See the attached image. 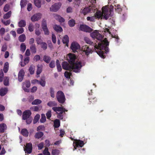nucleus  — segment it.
<instances>
[{
	"label": "nucleus",
	"mask_w": 155,
	"mask_h": 155,
	"mask_svg": "<svg viewBox=\"0 0 155 155\" xmlns=\"http://www.w3.org/2000/svg\"><path fill=\"white\" fill-rule=\"evenodd\" d=\"M90 36L93 38L96 39L100 41L98 42L97 45V44L92 42L90 39L87 37L84 38V41L87 44L94 46L95 50L96 49L100 50L97 52V54L101 58H104L106 56L104 54V51L102 50H104L106 53L109 51L108 46L109 45V42L106 38L102 40L103 38L102 35L100 34L97 30H95L91 33Z\"/></svg>",
	"instance_id": "1"
},
{
	"label": "nucleus",
	"mask_w": 155,
	"mask_h": 155,
	"mask_svg": "<svg viewBox=\"0 0 155 155\" xmlns=\"http://www.w3.org/2000/svg\"><path fill=\"white\" fill-rule=\"evenodd\" d=\"M108 12V8L107 6H105L102 8V13L100 11H97L95 13L94 16L95 19H99L102 17V18L107 20L109 17Z\"/></svg>",
	"instance_id": "2"
},
{
	"label": "nucleus",
	"mask_w": 155,
	"mask_h": 155,
	"mask_svg": "<svg viewBox=\"0 0 155 155\" xmlns=\"http://www.w3.org/2000/svg\"><path fill=\"white\" fill-rule=\"evenodd\" d=\"M56 98L58 101L62 104L65 102L66 99L64 93L61 91H58L57 92Z\"/></svg>",
	"instance_id": "3"
},
{
	"label": "nucleus",
	"mask_w": 155,
	"mask_h": 155,
	"mask_svg": "<svg viewBox=\"0 0 155 155\" xmlns=\"http://www.w3.org/2000/svg\"><path fill=\"white\" fill-rule=\"evenodd\" d=\"M71 70H73V72L75 73H79L80 71V69L82 67L81 63V62L79 61L77 63H73L71 64Z\"/></svg>",
	"instance_id": "4"
},
{
	"label": "nucleus",
	"mask_w": 155,
	"mask_h": 155,
	"mask_svg": "<svg viewBox=\"0 0 155 155\" xmlns=\"http://www.w3.org/2000/svg\"><path fill=\"white\" fill-rule=\"evenodd\" d=\"M92 90H91L90 91H88L89 97L88 100L90 102V104H94L97 101V99L96 97L92 95Z\"/></svg>",
	"instance_id": "5"
},
{
	"label": "nucleus",
	"mask_w": 155,
	"mask_h": 155,
	"mask_svg": "<svg viewBox=\"0 0 155 155\" xmlns=\"http://www.w3.org/2000/svg\"><path fill=\"white\" fill-rule=\"evenodd\" d=\"M79 30L86 32H90L92 31V29L90 27L86 25L82 24L80 25Z\"/></svg>",
	"instance_id": "6"
},
{
	"label": "nucleus",
	"mask_w": 155,
	"mask_h": 155,
	"mask_svg": "<svg viewBox=\"0 0 155 155\" xmlns=\"http://www.w3.org/2000/svg\"><path fill=\"white\" fill-rule=\"evenodd\" d=\"M82 50L85 53V54L87 55H88L92 52L91 48L87 45H85L82 46Z\"/></svg>",
	"instance_id": "7"
},
{
	"label": "nucleus",
	"mask_w": 155,
	"mask_h": 155,
	"mask_svg": "<svg viewBox=\"0 0 155 155\" xmlns=\"http://www.w3.org/2000/svg\"><path fill=\"white\" fill-rule=\"evenodd\" d=\"M73 143L74 149H76L77 148L82 147L84 144V141L81 140H76Z\"/></svg>",
	"instance_id": "8"
},
{
	"label": "nucleus",
	"mask_w": 155,
	"mask_h": 155,
	"mask_svg": "<svg viewBox=\"0 0 155 155\" xmlns=\"http://www.w3.org/2000/svg\"><path fill=\"white\" fill-rule=\"evenodd\" d=\"M31 114V113L29 110H27L24 111L23 113L22 119L25 120L29 118Z\"/></svg>",
	"instance_id": "9"
},
{
	"label": "nucleus",
	"mask_w": 155,
	"mask_h": 155,
	"mask_svg": "<svg viewBox=\"0 0 155 155\" xmlns=\"http://www.w3.org/2000/svg\"><path fill=\"white\" fill-rule=\"evenodd\" d=\"M71 48L73 52L75 53L77 52V51L80 48V46L77 43L73 42L71 45Z\"/></svg>",
	"instance_id": "10"
},
{
	"label": "nucleus",
	"mask_w": 155,
	"mask_h": 155,
	"mask_svg": "<svg viewBox=\"0 0 155 155\" xmlns=\"http://www.w3.org/2000/svg\"><path fill=\"white\" fill-rule=\"evenodd\" d=\"M32 144L31 143H27L26 144L25 148L24 149V150L25 153H30L32 152Z\"/></svg>",
	"instance_id": "11"
},
{
	"label": "nucleus",
	"mask_w": 155,
	"mask_h": 155,
	"mask_svg": "<svg viewBox=\"0 0 155 155\" xmlns=\"http://www.w3.org/2000/svg\"><path fill=\"white\" fill-rule=\"evenodd\" d=\"M69 59H68V62L70 64L74 63L75 60L76 59V57L74 54L69 53L68 54Z\"/></svg>",
	"instance_id": "12"
},
{
	"label": "nucleus",
	"mask_w": 155,
	"mask_h": 155,
	"mask_svg": "<svg viewBox=\"0 0 155 155\" xmlns=\"http://www.w3.org/2000/svg\"><path fill=\"white\" fill-rule=\"evenodd\" d=\"M61 4L60 3H56L51 6L50 10L51 11L56 12L60 8Z\"/></svg>",
	"instance_id": "13"
},
{
	"label": "nucleus",
	"mask_w": 155,
	"mask_h": 155,
	"mask_svg": "<svg viewBox=\"0 0 155 155\" xmlns=\"http://www.w3.org/2000/svg\"><path fill=\"white\" fill-rule=\"evenodd\" d=\"M41 16V14L38 13L34 14L31 18V20L33 21H37L39 20Z\"/></svg>",
	"instance_id": "14"
},
{
	"label": "nucleus",
	"mask_w": 155,
	"mask_h": 155,
	"mask_svg": "<svg viewBox=\"0 0 155 155\" xmlns=\"http://www.w3.org/2000/svg\"><path fill=\"white\" fill-rule=\"evenodd\" d=\"M62 67L63 69L68 71H71V65H70L69 63L67 62H63L62 64Z\"/></svg>",
	"instance_id": "15"
},
{
	"label": "nucleus",
	"mask_w": 155,
	"mask_h": 155,
	"mask_svg": "<svg viewBox=\"0 0 155 155\" xmlns=\"http://www.w3.org/2000/svg\"><path fill=\"white\" fill-rule=\"evenodd\" d=\"M25 74V72L23 69L19 71L18 76V79L19 81L21 82L23 80Z\"/></svg>",
	"instance_id": "16"
},
{
	"label": "nucleus",
	"mask_w": 155,
	"mask_h": 155,
	"mask_svg": "<svg viewBox=\"0 0 155 155\" xmlns=\"http://www.w3.org/2000/svg\"><path fill=\"white\" fill-rule=\"evenodd\" d=\"M92 7L91 6L86 7L84 8L81 11V13H83L84 15L90 12L91 11Z\"/></svg>",
	"instance_id": "17"
},
{
	"label": "nucleus",
	"mask_w": 155,
	"mask_h": 155,
	"mask_svg": "<svg viewBox=\"0 0 155 155\" xmlns=\"http://www.w3.org/2000/svg\"><path fill=\"white\" fill-rule=\"evenodd\" d=\"M53 28L57 32H60L63 31L62 28L59 25H55L53 26Z\"/></svg>",
	"instance_id": "18"
},
{
	"label": "nucleus",
	"mask_w": 155,
	"mask_h": 155,
	"mask_svg": "<svg viewBox=\"0 0 155 155\" xmlns=\"http://www.w3.org/2000/svg\"><path fill=\"white\" fill-rule=\"evenodd\" d=\"M7 129V126L4 123L0 124V133H3Z\"/></svg>",
	"instance_id": "19"
},
{
	"label": "nucleus",
	"mask_w": 155,
	"mask_h": 155,
	"mask_svg": "<svg viewBox=\"0 0 155 155\" xmlns=\"http://www.w3.org/2000/svg\"><path fill=\"white\" fill-rule=\"evenodd\" d=\"M8 89L7 88H2L0 90V95L3 96L7 93Z\"/></svg>",
	"instance_id": "20"
},
{
	"label": "nucleus",
	"mask_w": 155,
	"mask_h": 155,
	"mask_svg": "<svg viewBox=\"0 0 155 155\" xmlns=\"http://www.w3.org/2000/svg\"><path fill=\"white\" fill-rule=\"evenodd\" d=\"M41 106H34L31 107L30 109L34 111H38L41 110Z\"/></svg>",
	"instance_id": "21"
},
{
	"label": "nucleus",
	"mask_w": 155,
	"mask_h": 155,
	"mask_svg": "<svg viewBox=\"0 0 155 155\" xmlns=\"http://www.w3.org/2000/svg\"><path fill=\"white\" fill-rule=\"evenodd\" d=\"M21 133L23 136L25 137H27L29 133L27 130L25 128L22 129L21 130Z\"/></svg>",
	"instance_id": "22"
},
{
	"label": "nucleus",
	"mask_w": 155,
	"mask_h": 155,
	"mask_svg": "<svg viewBox=\"0 0 155 155\" xmlns=\"http://www.w3.org/2000/svg\"><path fill=\"white\" fill-rule=\"evenodd\" d=\"M51 59V58L48 56L45 55L43 57V60L46 63H49Z\"/></svg>",
	"instance_id": "23"
},
{
	"label": "nucleus",
	"mask_w": 155,
	"mask_h": 155,
	"mask_svg": "<svg viewBox=\"0 0 155 155\" xmlns=\"http://www.w3.org/2000/svg\"><path fill=\"white\" fill-rule=\"evenodd\" d=\"M69 41V38L68 36L67 35H64L62 39L63 43L66 44V45L68 46Z\"/></svg>",
	"instance_id": "24"
},
{
	"label": "nucleus",
	"mask_w": 155,
	"mask_h": 155,
	"mask_svg": "<svg viewBox=\"0 0 155 155\" xmlns=\"http://www.w3.org/2000/svg\"><path fill=\"white\" fill-rule=\"evenodd\" d=\"M26 37L24 34H22L20 35L18 37V39L20 42H24L26 40Z\"/></svg>",
	"instance_id": "25"
},
{
	"label": "nucleus",
	"mask_w": 155,
	"mask_h": 155,
	"mask_svg": "<svg viewBox=\"0 0 155 155\" xmlns=\"http://www.w3.org/2000/svg\"><path fill=\"white\" fill-rule=\"evenodd\" d=\"M44 135L43 132L41 131H39L37 132L35 135V137L36 139H39L41 137Z\"/></svg>",
	"instance_id": "26"
},
{
	"label": "nucleus",
	"mask_w": 155,
	"mask_h": 155,
	"mask_svg": "<svg viewBox=\"0 0 155 155\" xmlns=\"http://www.w3.org/2000/svg\"><path fill=\"white\" fill-rule=\"evenodd\" d=\"M26 25V21L24 20H20L18 23V26L20 27H25Z\"/></svg>",
	"instance_id": "27"
},
{
	"label": "nucleus",
	"mask_w": 155,
	"mask_h": 155,
	"mask_svg": "<svg viewBox=\"0 0 155 155\" xmlns=\"http://www.w3.org/2000/svg\"><path fill=\"white\" fill-rule=\"evenodd\" d=\"M30 49L32 53L35 54L36 52L37 48L35 44L31 45Z\"/></svg>",
	"instance_id": "28"
},
{
	"label": "nucleus",
	"mask_w": 155,
	"mask_h": 155,
	"mask_svg": "<svg viewBox=\"0 0 155 155\" xmlns=\"http://www.w3.org/2000/svg\"><path fill=\"white\" fill-rule=\"evenodd\" d=\"M35 5L38 8H40L41 6V3L40 0H34Z\"/></svg>",
	"instance_id": "29"
},
{
	"label": "nucleus",
	"mask_w": 155,
	"mask_h": 155,
	"mask_svg": "<svg viewBox=\"0 0 155 155\" xmlns=\"http://www.w3.org/2000/svg\"><path fill=\"white\" fill-rule=\"evenodd\" d=\"M47 105L49 107H51L56 106L57 105V103L55 101H50L47 103Z\"/></svg>",
	"instance_id": "30"
},
{
	"label": "nucleus",
	"mask_w": 155,
	"mask_h": 155,
	"mask_svg": "<svg viewBox=\"0 0 155 155\" xmlns=\"http://www.w3.org/2000/svg\"><path fill=\"white\" fill-rule=\"evenodd\" d=\"M60 126V122L58 119L55 120L54 122V127L55 128H58Z\"/></svg>",
	"instance_id": "31"
},
{
	"label": "nucleus",
	"mask_w": 155,
	"mask_h": 155,
	"mask_svg": "<svg viewBox=\"0 0 155 155\" xmlns=\"http://www.w3.org/2000/svg\"><path fill=\"white\" fill-rule=\"evenodd\" d=\"M9 64L8 62H6L5 63L3 68V71L4 72L6 73L7 72L8 70Z\"/></svg>",
	"instance_id": "32"
},
{
	"label": "nucleus",
	"mask_w": 155,
	"mask_h": 155,
	"mask_svg": "<svg viewBox=\"0 0 155 155\" xmlns=\"http://www.w3.org/2000/svg\"><path fill=\"white\" fill-rule=\"evenodd\" d=\"M68 24L71 27H74L75 24V20L73 19L69 20L68 21Z\"/></svg>",
	"instance_id": "33"
},
{
	"label": "nucleus",
	"mask_w": 155,
	"mask_h": 155,
	"mask_svg": "<svg viewBox=\"0 0 155 155\" xmlns=\"http://www.w3.org/2000/svg\"><path fill=\"white\" fill-rule=\"evenodd\" d=\"M40 117V115L39 114H37L34 118L33 121V123L34 124L36 123L39 120Z\"/></svg>",
	"instance_id": "34"
},
{
	"label": "nucleus",
	"mask_w": 155,
	"mask_h": 155,
	"mask_svg": "<svg viewBox=\"0 0 155 155\" xmlns=\"http://www.w3.org/2000/svg\"><path fill=\"white\" fill-rule=\"evenodd\" d=\"M42 102V101L40 99H36L33 101L31 104L32 105H38L41 104Z\"/></svg>",
	"instance_id": "35"
},
{
	"label": "nucleus",
	"mask_w": 155,
	"mask_h": 155,
	"mask_svg": "<svg viewBox=\"0 0 155 155\" xmlns=\"http://www.w3.org/2000/svg\"><path fill=\"white\" fill-rule=\"evenodd\" d=\"M12 12L11 11H9L7 13L5 14L3 16V18L4 19H8L11 16Z\"/></svg>",
	"instance_id": "36"
},
{
	"label": "nucleus",
	"mask_w": 155,
	"mask_h": 155,
	"mask_svg": "<svg viewBox=\"0 0 155 155\" xmlns=\"http://www.w3.org/2000/svg\"><path fill=\"white\" fill-rule=\"evenodd\" d=\"M35 68V66L33 65H31L29 69V71L31 74H34Z\"/></svg>",
	"instance_id": "37"
},
{
	"label": "nucleus",
	"mask_w": 155,
	"mask_h": 155,
	"mask_svg": "<svg viewBox=\"0 0 155 155\" xmlns=\"http://www.w3.org/2000/svg\"><path fill=\"white\" fill-rule=\"evenodd\" d=\"M52 109L55 112H57V111L59 112L63 109V107H53Z\"/></svg>",
	"instance_id": "38"
},
{
	"label": "nucleus",
	"mask_w": 155,
	"mask_h": 155,
	"mask_svg": "<svg viewBox=\"0 0 155 155\" xmlns=\"http://www.w3.org/2000/svg\"><path fill=\"white\" fill-rule=\"evenodd\" d=\"M26 49V46L24 43H22L20 45V50L23 53L24 52Z\"/></svg>",
	"instance_id": "39"
},
{
	"label": "nucleus",
	"mask_w": 155,
	"mask_h": 155,
	"mask_svg": "<svg viewBox=\"0 0 155 155\" xmlns=\"http://www.w3.org/2000/svg\"><path fill=\"white\" fill-rule=\"evenodd\" d=\"M46 82L44 78H41L40 81H39L38 84H40L43 87L45 86Z\"/></svg>",
	"instance_id": "40"
},
{
	"label": "nucleus",
	"mask_w": 155,
	"mask_h": 155,
	"mask_svg": "<svg viewBox=\"0 0 155 155\" xmlns=\"http://www.w3.org/2000/svg\"><path fill=\"white\" fill-rule=\"evenodd\" d=\"M27 2L26 0H21L20 2V5L21 8H23L26 5Z\"/></svg>",
	"instance_id": "41"
},
{
	"label": "nucleus",
	"mask_w": 155,
	"mask_h": 155,
	"mask_svg": "<svg viewBox=\"0 0 155 155\" xmlns=\"http://www.w3.org/2000/svg\"><path fill=\"white\" fill-rule=\"evenodd\" d=\"M46 120V118L45 115L44 114H41V118L40 120V121L41 123H44Z\"/></svg>",
	"instance_id": "42"
},
{
	"label": "nucleus",
	"mask_w": 155,
	"mask_h": 155,
	"mask_svg": "<svg viewBox=\"0 0 155 155\" xmlns=\"http://www.w3.org/2000/svg\"><path fill=\"white\" fill-rule=\"evenodd\" d=\"M37 67L38 68L36 72V74L37 75H39L42 71V67L40 66L39 65H37Z\"/></svg>",
	"instance_id": "43"
},
{
	"label": "nucleus",
	"mask_w": 155,
	"mask_h": 155,
	"mask_svg": "<svg viewBox=\"0 0 155 155\" xmlns=\"http://www.w3.org/2000/svg\"><path fill=\"white\" fill-rule=\"evenodd\" d=\"M60 151L58 149L52 150L51 152V155H59Z\"/></svg>",
	"instance_id": "44"
},
{
	"label": "nucleus",
	"mask_w": 155,
	"mask_h": 155,
	"mask_svg": "<svg viewBox=\"0 0 155 155\" xmlns=\"http://www.w3.org/2000/svg\"><path fill=\"white\" fill-rule=\"evenodd\" d=\"M41 48L44 50H46L47 48V45L45 42H43L40 45Z\"/></svg>",
	"instance_id": "45"
},
{
	"label": "nucleus",
	"mask_w": 155,
	"mask_h": 155,
	"mask_svg": "<svg viewBox=\"0 0 155 155\" xmlns=\"http://www.w3.org/2000/svg\"><path fill=\"white\" fill-rule=\"evenodd\" d=\"M95 19V17H94V16L91 17H87V20L91 22H94Z\"/></svg>",
	"instance_id": "46"
},
{
	"label": "nucleus",
	"mask_w": 155,
	"mask_h": 155,
	"mask_svg": "<svg viewBox=\"0 0 155 155\" xmlns=\"http://www.w3.org/2000/svg\"><path fill=\"white\" fill-rule=\"evenodd\" d=\"M55 61L53 60L51 61L49 64V66L50 68H53L55 67Z\"/></svg>",
	"instance_id": "47"
},
{
	"label": "nucleus",
	"mask_w": 155,
	"mask_h": 155,
	"mask_svg": "<svg viewBox=\"0 0 155 155\" xmlns=\"http://www.w3.org/2000/svg\"><path fill=\"white\" fill-rule=\"evenodd\" d=\"M9 78L7 77L5 78L4 80V84L5 86H8L9 84Z\"/></svg>",
	"instance_id": "48"
},
{
	"label": "nucleus",
	"mask_w": 155,
	"mask_h": 155,
	"mask_svg": "<svg viewBox=\"0 0 155 155\" xmlns=\"http://www.w3.org/2000/svg\"><path fill=\"white\" fill-rule=\"evenodd\" d=\"M43 153L44 155H51L50 153L48 151V148H45L43 151Z\"/></svg>",
	"instance_id": "49"
},
{
	"label": "nucleus",
	"mask_w": 155,
	"mask_h": 155,
	"mask_svg": "<svg viewBox=\"0 0 155 155\" xmlns=\"http://www.w3.org/2000/svg\"><path fill=\"white\" fill-rule=\"evenodd\" d=\"M50 90L51 97L52 98H54V89L52 87H51Z\"/></svg>",
	"instance_id": "50"
},
{
	"label": "nucleus",
	"mask_w": 155,
	"mask_h": 155,
	"mask_svg": "<svg viewBox=\"0 0 155 155\" xmlns=\"http://www.w3.org/2000/svg\"><path fill=\"white\" fill-rule=\"evenodd\" d=\"M41 27L42 28H46L47 27V25L46 21L45 19H43L42 21Z\"/></svg>",
	"instance_id": "51"
},
{
	"label": "nucleus",
	"mask_w": 155,
	"mask_h": 155,
	"mask_svg": "<svg viewBox=\"0 0 155 155\" xmlns=\"http://www.w3.org/2000/svg\"><path fill=\"white\" fill-rule=\"evenodd\" d=\"M24 31V28L22 27L18 28L17 30V33L19 34H22Z\"/></svg>",
	"instance_id": "52"
},
{
	"label": "nucleus",
	"mask_w": 155,
	"mask_h": 155,
	"mask_svg": "<svg viewBox=\"0 0 155 155\" xmlns=\"http://www.w3.org/2000/svg\"><path fill=\"white\" fill-rule=\"evenodd\" d=\"M2 22L5 25H9L11 23V20H8L5 21L3 19L2 20Z\"/></svg>",
	"instance_id": "53"
},
{
	"label": "nucleus",
	"mask_w": 155,
	"mask_h": 155,
	"mask_svg": "<svg viewBox=\"0 0 155 155\" xmlns=\"http://www.w3.org/2000/svg\"><path fill=\"white\" fill-rule=\"evenodd\" d=\"M10 5L8 4H6L3 10L5 12H8L9 9Z\"/></svg>",
	"instance_id": "54"
},
{
	"label": "nucleus",
	"mask_w": 155,
	"mask_h": 155,
	"mask_svg": "<svg viewBox=\"0 0 155 155\" xmlns=\"http://www.w3.org/2000/svg\"><path fill=\"white\" fill-rule=\"evenodd\" d=\"M23 85H25V87L27 88L30 87L31 84L30 81H26L25 82H24L23 84Z\"/></svg>",
	"instance_id": "55"
},
{
	"label": "nucleus",
	"mask_w": 155,
	"mask_h": 155,
	"mask_svg": "<svg viewBox=\"0 0 155 155\" xmlns=\"http://www.w3.org/2000/svg\"><path fill=\"white\" fill-rule=\"evenodd\" d=\"M4 73L2 70H0V82H2V81L3 79Z\"/></svg>",
	"instance_id": "56"
},
{
	"label": "nucleus",
	"mask_w": 155,
	"mask_h": 155,
	"mask_svg": "<svg viewBox=\"0 0 155 155\" xmlns=\"http://www.w3.org/2000/svg\"><path fill=\"white\" fill-rule=\"evenodd\" d=\"M71 75V73H69L68 71H65L64 72V76L65 77L67 78H70V76Z\"/></svg>",
	"instance_id": "57"
},
{
	"label": "nucleus",
	"mask_w": 155,
	"mask_h": 155,
	"mask_svg": "<svg viewBox=\"0 0 155 155\" xmlns=\"http://www.w3.org/2000/svg\"><path fill=\"white\" fill-rule=\"evenodd\" d=\"M44 31V32L45 34V35H48L49 33V31L47 27L43 28H42Z\"/></svg>",
	"instance_id": "58"
},
{
	"label": "nucleus",
	"mask_w": 155,
	"mask_h": 155,
	"mask_svg": "<svg viewBox=\"0 0 155 155\" xmlns=\"http://www.w3.org/2000/svg\"><path fill=\"white\" fill-rule=\"evenodd\" d=\"M52 41L53 43L55 44L56 42V37L55 35L52 34L51 37Z\"/></svg>",
	"instance_id": "59"
},
{
	"label": "nucleus",
	"mask_w": 155,
	"mask_h": 155,
	"mask_svg": "<svg viewBox=\"0 0 155 155\" xmlns=\"http://www.w3.org/2000/svg\"><path fill=\"white\" fill-rule=\"evenodd\" d=\"M36 41L37 42V44L39 45H40L43 42L42 40L41 39V38L39 37L37 38L36 39Z\"/></svg>",
	"instance_id": "60"
},
{
	"label": "nucleus",
	"mask_w": 155,
	"mask_h": 155,
	"mask_svg": "<svg viewBox=\"0 0 155 155\" xmlns=\"http://www.w3.org/2000/svg\"><path fill=\"white\" fill-rule=\"evenodd\" d=\"M115 9L117 12L118 13L122 11V9L120 7L119 5H117V6H115Z\"/></svg>",
	"instance_id": "61"
},
{
	"label": "nucleus",
	"mask_w": 155,
	"mask_h": 155,
	"mask_svg": "<svg viewBox=\"0 0 155 155\" xmlns=\"http://www.w3.org/2000/svg\"><path fill=\"white\" fill-rule=\"evenodd\" d=\"M28 29L31 32L33 31L34 30V27L33 25L32 24H29L28 27Z\"/></svg>",
	"instance_id": "62"
},
{
	"label": "nucleus",
	"mask_w": 155,
	"mask_h": 155,
	"mask_svg": "<svg viewBox=\"0 0 155 155\" xmlns=\"http://www.w3.org/2000/svg\"><path fill=\"white\" fill-rule=\"evenodd\" d=\"M47 119H49L51 116V110H48L46 114Z\"/></svg>",
	"instance_id": "63"
},
{
	"label": "nucleus",
	"mask_w": 155,
	"mask_h": 155,
	"mask_svg": "<svg viewBox=\"0 0 155 155\" xmlns=\"http://www.w3.org/2000/svg\"><path fill=\"white\" fill-rule=\"evenodd\" d=\"M45 129V127L43 125H40L37 128V131L43 130Z\"/></svg>",
	"instance_id": "64"
}]
</instances>
